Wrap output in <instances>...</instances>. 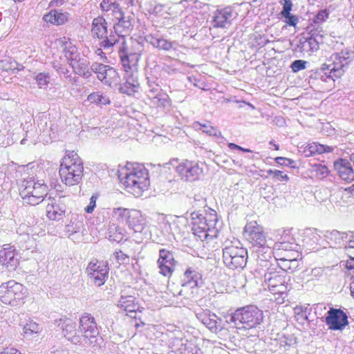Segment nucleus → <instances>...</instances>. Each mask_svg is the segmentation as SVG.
Returning <instances> with one entry per match:
<instances>
[{
	"label": "nucleus",
	"instance_id": "nucleus-1",
	"mask_svg": "<svg viewBox=\"0 0 354 354\" xmlns=\"http://www.w3.org/2000/svg\"><path fill=\"white\" fill-rule=\"evenodd\" d=\"M243 236L252 245L258 263L262 267L269 264L272 249L267 245V234L257 221L247 223L243 229Z\"/></svg>",
	"mask_w": 354,
	"mask_h": 354
},
{
	"label": "nucleus",
	"instance_id": "nucleus-2",
	"mask_svg": "<svg viewBox=\"0 0 354 354\" xmlns=\"http://www.w3.org/2000/svg\"><path fill=\"white\" fill-rule=\"evenodd\" d=\"M121 183L127 191L136 197L142 196L150 185L148 170L140 163L127 164L123 171Z\"/></svg>",
	"mask_w": 354,
	"mask_h": 354
},
{
	"label": "nucleus",
	"instance_id": "nucleus-3",
	"mask_svg": "<svg viewBox=\"0 0 354 354\" xmlns=\"http://www.w3.org/2000/svg\"><path fill=\"white\" fill-rule=\"evenodd\" d=\"M56 44L62 48L64 57L75 74L84 78H89L91 76L93 71L89 66V62L80 57L77 48L73 44L69 38L62 37L57 39Z\"/></svg>",
	"mask_w": 354,
	"mask_h": 354
},
{
	"label": "nucleus",
	"instance_id": "nucleus-4",
	"mask_svg": "<svg viewBox=\"0 0 354 354\" xmlns=\"http://www.w3.org/2000/svg\"><path fill=\"white\" fill-rule=\"evenodd\" d=\"M193 234L202 241H207L217 236L218 230L216 225L218 221L216 212L211 209L205 214L192 213Z\"/></svg>",
	"mask_w": 354,
	"mask_h": 354
},
{
	"label": "nucleus",
	"instance_id": "nucleus-5",
	"mask_svg": "<svg viewBox=\"0 0 354 354\" xmlns=\"http://www.w3.org/2000/svg\"><path fill=\"white\" fill-rule=\"evenodd\" d=\"M83 163L80 158L74 151L68 152L64 157L59 167V176L62 182L67 186L78 185L82 178Z\"/></svg>",
	"mask_w": 354,
	"mask_h": 354
},
{
	"label": "nucleus",
	"instance_id": "nucleus-6",
	"mask_svg": "<svg viewBox=\"0 0 354 354\" xmlns=\"http://www.w3.org/2000/svg\"><path fill=\"white\" fill-rule=\"evenodd\" d=\"M248 251L237 239H227L223 243V261L230 269L243 268L247 263Z\"/></svg>",
	"mask_w": 354,
	"mask_h": 354
},
{
	"label": "nucleus",
	"instance_id": "nucleus-7",
	"mask_svg": "<svg viewBox=\"0 0 354 354\" xmlns=\"http://www.w3.org/2000/svg\"><path fill=\"white\" fill-rule=\"evenodd\" d=\"M105 39L100 43V46L105 50H111L113 47L117 49L119 57L120 58L121 64L125 61H130L131 57L133 55L140 57L142 51V46L140 43L135 41L132 43L131 46L129 48L125 37L106 35L104 37Z\"/></svg>",
	"mask_w": 354,
	"mask_h": 354
},
{
	"label": "nucleus",
	"instance_id": "nucleus-8",
	"mask_svg": "<svg viewBox=\"0 0 354 354\" xmlns=\"http://www.w3.org/2000/svg\"><path fill=\"white\" fill-rule=\"evenodd\" d=\"M48 186L43 180L33 178L24 179L19 187V194L24 201L31 205L41 203L47 195Z\"/></svg>",
	"mask_w": 354,
	"mask_h": 354
},
{
	"label": "nucleus",
	"instance_id": "nucleus-9",
	"mask_svg": "<svg viewBox=\"0 0 354 354\" xmlns=\"http://www.w3.org/2000/svg\"><path fill=\"white\" fill-rule=\"evenodd\" d=\"M353 52L348 50H343L339 53L333 54L324 64L326 68L324 74L321 76V79L325 82L328 80L334 81L335 78H338L342 75L344 68L352 61Z\"/></svg>",
	"mask_w": 354,
	"mask_h": 354
},
{
	"label": "nucleus",
	"instance_id": "nucleus-10",
	"mask_svg": "<svg viewBox=\"0 0 354 354\" xmlns=\"http://www.w3.org/2000/svg\"><path fill=\"white\" fill-rule=\"evenodd\" d=\"M27 295V288L20 283L10 280L0 286V301L6 305L17 306Z\"/></svg>",
	"mask_w": 354,
	"mask_h": 354
},
{
	"label": "nucleus",
	"instance_id": "nucleus-11",
	"mask_svg": "<svg viewBox=\"0 0 354 354\" xmlns=\"http://www.w3.org/2000/svg\"><path fill=\"white\" fill-rule=\"evenodd\" d=\"M80 336H82V343L95 347L98 346L101 340L99 338V330L97 327V323L94 317L89 313H84L80 318V326L78 328Z\"/></svg>",
	"mask_w": 354,
	"mask_h": 354
},
{
	"label": "nucleus",
	"instance_id": "nucleus-12",
	"mask_svg": "<svg viewBox=\"0 0 354 354\" xmlns=\"http://www.w3.org/2000/svg\"><path fill=\"white\" fill-rule=\"evenodd\" d=\"M263 319V312L254 306H248L237 309L231 317V322H239L246 329L255 328Z\"/></svg>",
	"mask_w": 354,
	"mask_h": 354
},
{
	"label": "nucleus",
	"instance_id": "nucleus-13",
	"mask_svg": "<svg viewBox=\"0 0 354 354\" xmlns=\"http://www.w3.org/2000/svg\"><path fill=\"white\" fill-rule=\"evenodd\" d=\"M140 57L133 55L130 61H125L122 64L125 72V82L120 86V91L129 95H133L139 86L138 78V63Z\"/></svg>",
	"mask_w": 354,
	"mask_h": 354
},
{
	"label": "nucleus",
	"instance_id": "nucleus-14",
	"mask_svg": "<svg viewBox=\"0 0 354 354\" xmlns=\"http://www.w3.org/2000/svg\"><path fill=\"white\" fill-rule=\"evenodd\" d=\"M266 268L267 270L264 274V286L274 295L286 293L288 287L286 285L285 276L283 275L285 271L281 268L277 271L270 262Z\"/></svg>",
	"mask_w": 354,
	"mask_h": 354
},
{
	"label": "nucleus",
	"instance_id": "nucleus-15",
	"mask_svg": "<svg viewBox=\"0 0 354 354\" xmlns=\"http://www.w3.org/2000/svg\"><path fill=\"white\" fill-rule=\"evenodd\" d=\"M176 173L183 180L194 182L199 180L203 174V164L202 162L185 160L176 167Z\"/></svg>",
	"mask_w": 354,
	"mask_h": 354
},
{
	"label": "nucleus",
	"instance_id": "nucleus-16",
	"mask_svg": "<svg viewBox=\"0 0 354 354\" xmlns=\"http://www.w3.org/2000/svg\"><path fill=\"white\" fill-rule=\"evenodd\" d=\"M91 68L97 75L99 80L110 87H115L120 82L118 71L109 66L94 62L91 66Z\"/></svg>",
	"mask_w": 354,
	"mask_h": 354
},
{
	"label": "nucleus",
	"instance_id": "nucleus-17",
	"mask_svg": "<svg viewBox=\"0 0 354 354\" xmlns=\"http://www.w3.org/2000/svg\"><path fill=\"white\" fill-rule=\"evenodd\" d=\"M201 283V274L195 268H188L182 279V289L177 293V295L189 298L194 293L191 290L197 288Z\"/></svg>",
	"mask_w": 354,
	"mask_h": 354
},
{
	"label": "nucleus",
	"instance_id": "nucleus-18",
	"mask_svg": "<svg viewBox=\"0 0 354 354\" xmlns=\"http://www.w3.org/2000/svg\"><path fill=\"white\" fill-rule=\"evenodd\" d=\"M86 272L93 283L101 286L108 278L109 268L104 262L95 260L88 263Z\"/></svg>",
	"mask_w": 354,
	"mask_h": 354
},
{
	"label": "nucleus",
	"instance_id": "nucleus-19",
	"mask_svg": "<svg viewBox=\"0 0 354 354\" xmlns=\"http://www.w3.org/2000/svg\"><path fill=\"white\" fill-rule=\"evenodd\" d=\"M112 20L114 31L118 36L124 37L133 29L134 19L131 15H126L122 8L115 11Z\"/></svg>",
	"mask_w": 354,
	"mask_h": 354
},
{
	"label": "nucleus",
	"instance_id": "nucleus-20",
	"mask_svg": "<svg viewBox=\"0 0 354 354\" xmlns=\"http://www.w3.org/2000/svg\"><path fill=\"white\" fill-rule=\"evenodd\" d=\"M196 316L200 322L214 333H218L224 328L223 319L209 310H201L197 313Z\"/></svg>",
	"mask_w": 354,
	"mask_h": 354
},
{
	"label": "nucleus",
	"instance_id": "nucleus-21",
	"mask_svg": "<svg viewBox=\"0 0 354 354\" xmlns=\"http://www.w3.org/2000/svg\"><path fill=\"white\" fill-rule=\"evenodd\" d=\"M327 314L326 323L330 330H342L348 324L346 314L340 309L331 308Z\"/></svg>",
	"mask_w": 354,
	"mask_h": 354
},
{
	"label": "nucleus",
	"instance_id": "nucleus-22",
	"mask_svg": "<svg viewBox=\"0 0 354 354\" xmlns=\"http://www.w3.org/2000/svg\"><path fill=\"white\" fill-rule=\"evenodd\" d=\"M0 263L10 271L15 270L19 266L17 250L10 244L3 245L0 250Z\"/></svg>",
	"mask_w": 354,
	"mask_h": 354
},
{
	"label": "nucleus",
	"instance_id": "nucleus-23",
	"mask_svg": "<svg viewBox=\"0 0 354 354\" xmlns=\"http://www.w3.org/2000/svg\"><path fill=\"white\" fill-rule=\"evenodd\" d=\"M59 326L62 330L64 336L74 344L82 343V336H80L77 324L72 319L64 317L59 319Z\"/></svg>",
	"mask_w": 354,
	"mask_h": 354
},
{
	"label": "nucleus",
	"instance_id": "nucleus-24",
	"mask_svg": "<svg viewBox=\"0 0 354 354\" xmlns=\"http://www.w3.org/2000/svg\"><path fill=\"white\" fill-rule=\"evenodd\" d=\"M157 263L161 274L165 277L171 275L175 266L174 257L171 252L165 249L160 250Z\"/></svg>",
	"mask_w": 354,
	"mask_h": 354
},
{
	"label": "nucleus",
	"instance_id": "nucleus-25",
	"mask_svg": "<svg viewBox=\"0 0 354 354\" xmlns=\"http://www.w3.org/2000/svg\"><path fill=\"white\" fill-rule=\"evenodd\" d=\"M233 9L231 7H226L223 9L217 10L212 17L211 26L215 28H225L231 24L233 19Z\"/></svg>",
	"mask_w": 354,
	"mask_h": 354
},
{
	"label": "nucleus",
	"instance_id": "nucleus-26",
	"mask_svg": "<svg viewBox=\"0 0 354 354\" xmlns=\"http://www.w3.org/2000/svg\"><path fill=\"white\" fill-rule=\"evenodd\" d=\"M47 203L46 207V216L52 221L61 220L65 214V206L60 201L59 198H52L49 197L46 200Z\"/></svg>",
	"mask_w": 354,
	"mask_h": 354
},
{
	"label": "nucleus",
	"instance_id": "nucleus-27",
	"mask_svg": "<svg viewBox=\"0 0 354 354\" xmlns=\"http://www.w3.org/2000/svg\"><path fill=\"white\" fill-rule=\"evenodd\" d=\"M70 14L62 10L53 9L44 15L42 19L47 24L53 26H62L70 20Z\"/></svg>",
	"mask_w": 354,
	"mask_h": 354
},
{
	"label": "nucleus",
	"instance_id": "nucleus-28",
	"mask_svg": "<svg viewBox=\"0 0 354 354\" xmlns=\"http://www.w3.org/2000/svg\"><path fill=\"white\" fill-rule=\"evenodd\" d=\"M334 167L342 180L348 183L354 180V171L348 160L340 159L335 162Z\"/></svg>",
	"mask_w": 354,
	"mask_h": 354
},
{
	"label": "nucleus",
	"instance_id": "nucleus-29",
	"mask_svg": "<svg viewBox=\"0 0 354 354\" xmlns=\"http://www.w3.org/2000/svg\"><path fill=\"white\" fill-rule=\"evenodd\" d=\"M118 306L127 313H136L139 306L133 295H129L127 290L121 292Z\"/></svg>",
	"mask_w": 354,
	"mask_h": 354
},
{
	"label": "nucleus",
	"instance_id": "nucleus-30",
	"mask_svg": "<svg viewBox=\"0 0 354 354\" xmlns=\"http://www.w3.org/2000/svg\"><path fill=\"white\" fill-rule=\"evenodd\" d=\"M134 232H141L145 227V219L140 211L131 209V214L126 223Z\"/></svg>",
	"mask_w": 354,
	"mask_h": 354
},
{
	"label": "nucleus",
	"instance_id": "nucleus-31",
	"mask_svg": "<svg viewBox=\"0 0 354 354\" xmlns=\"http://www.w3.org/2000/svg\"><path fill=\"white\" fill-rule=\"evenodd\" d=\"M325 241L331 248H338L344 245V239L347 237L344 232L337 230L328 231L324 234Z\"/></svg>",
	"mask_w": 354,
	"mask_h": 354
},
{
	"label": "nucleus",
	"instance_id": "nucleus-32",
	"mask_svg": "<svg viewBox=\"0 0 354 354\" xmlns=\"http://www.w3.org/2000/svg\"><path fill=\"white\" fill-rule=\"evenodd\" d=\"M91 32L99 39L107 34V23L103 17L99 16L93 20Z\"/></svg>",
	"mask_w": 354,
	"mask_h": 354
},
{
	"label": "nucleus",
	"instance_id": "nucleus-33",
	"mask_svg": "<svg viewBox=\"0 0 354 354\" xmlns=\"http://www.w3.org/2000/svg\"><path fill=\"white\" fill-rule=\"evenodd\" d=\"M145 38L146 41L152 45L154 48L163 50H169L173 48L174 45L176 44L175 41H170L164 38H158L152 35H147Z\"/></svg>",
	"mask_w": 354,
	"mask_h": 354
},
{
	"label": "nucleus",
	"instance_id": "nucleus-34",
	"mask_svg": "<svg viewBox=\"0 0 354 354\" xmlns=\"http://www.w3.org/2000/svg\"><path fill=\"white\" fill-rule=\"evenodd\" d=\"M304 242L306 245L310 248L312 250H318L317 246L318 245H321L319 243V241L321 239V236L319 234L317 229H306L304 231Z\"/></svg>",
	"mask_w": 354,
	"mask_h": 354
},
{
	"label": "nucleus",
	"instance_id": "nucleus-35",
	"mask_svg": "<svg viewBox=\"0 0 354 354\" xmlns=\"http://www.w3.org/2000/svg\"><path fill=\"white\" fill-rule=\"evenodd\" d=\"M333 151V147L321 145L318 142H312L308 144L305 148L304 152L306 156H311L315 154H322L323 153H330Z\"/></svg>",
	"mask_w": 354,
	"mask_h": 354
},
{
	"label": "nucleus",
	"instance_id": "nucleus-36",
	"mask_svg": "<svg viewBox=\"0 0 354 354\" xmlns=\"http://www.w3.org/2000/svg\"><path fill=\"white\" fill-rule=\"evenodd\" d=\"M83 223L82 221H71L70 223L66 226V232L68 233V237L73 241H80V236H82Z\"/></svg>",
	"mask_w": 354,
	"mask_h": 354
},
{
	"label": "nucleus",
	"instance_id": "nucleus-37",
	"mask_svg": "<svg viewBox=\"0 0 354 354\" xmlns=\"http://www.w3.org/2000/svg\"><path fill=\"white\" fill-rule=\"evenodd\" d=\"M41 331V327L33 320L28 321L23 326L22 335L26 339H30L37 335Z\"/></svg>",
	"mask_w": 354,
	"mask_h": 354
},
{
	"label": "nucleus",
	"instance_id": "nucleus-38",
	"mask_svg": "<svg viewBox=\"0 0 354 354\" xmlns=\"http://www.w3.org/2000/svg\"><path fill=\"white\" fill-rule=\"evenodd\" d=\"M194 127L197 130L202 131L203 133L209 136L218 138H222L221 132L215 127L210 126L207 124H202L199 122H196L194 123Z\"/></svg>",
	"mask_w": 354,
	"mask_h": 354
},
{
	"label": "nucleus",
	"instance_id": "nucleus-39",
	"mask_svg": "<svg viewBox=\"0 0 354 354\" xmlns=\"http://www.w3.org/2000/svg\"><path fill=\"white\" fill-rule=\"evenodd\" d=\"M299 47L301 52L306 53L309 55L319 49L317 41H315V39H312L310 37L305 39L304 41L301 40Z\"/></svg>",
	"mask_w": 354,
	"mask_h": 354
},
{
	"label": "nucleus",
	"instance_id": "nucleus-40",
	"mask_svg": "<svg viewBox=\"0 0 354 354\" xmlns=\"http://www.w3.org/2000/svg\"><path fill=\"white\" fill-rule=\"evenodd\" d=\"M107 235L111 241L116 243L122 241L124 236L123 230L115 225H112L109 227Z\"/></svg>",
	"mask_w": 354,
	"mask_h": 354
},
{
	"label": "nucleus",
	"instance_id": "nucleus-41",
	"mask_svg": "<svg viewBox=\"0 0 354 354\" xmlns=\"http://www.w3.org/2000/svg\"><path fill=\"white\" fill-rule=\"evenodd\" d=\"M150 103L157 108L165 109L170 106V99L166 93L162 92L155 99L151 100Z\"/></svg>",
	"mask_w": 354,
	"mask_h": 354
},
{
	"label": "nucleus",
	"instance_id": "nucleus-42",
	"mask_svg": "<svg viewBox=\"0 0 354 354\" xmlns=\"http://www.w3.org/2000/svg\"><path fill=\"white\" fill-rule=\"evenodd\" d=\"M296 344V338L293 335H283L277 341L279 349L285 351Z\"/></svg>",
	"mask_w": 354,
	"mask_h": 354
},
{
	"label": "nucleus",
	"instance_id": "nucleus-43",
	"mask_svg": "<svg viewBox=\"0 0 354 354\" xmlns=\"http://www.w3.org/2000/svg\"><path fill=\"white\" fill-rule=\"evenodd\" d=\"M311 172L318 179H323L329 174V169L327 166L320 164H315L312 167Z\"/></svg>",
	"mask_w": 354,
	"mask_h": 354
},
{
	"label": "nucleus",
	"instance_id": "nucleus-44",
	"mask_svg": "<svg viewBox=\"0 0 354 354\" xmlns=\"http://www.w3.org/2000/svg\"><path fill=\"white\" fill-rule=\"evenodd\" d=\"M345 248L351 258V260L346 263V268L348 269H352L354 267V236L346 241Z\"/></svg>",
	"mask_w": 354,
	"mask_h": 354
},
{
	"label": "nucleus",
	"instance_id": "nucleus-45",
	"mask_svg": "<svg viewBox=\"0 0 354 354\" xmlns=\"http://www.w3.org/2000/svg\"><path fill=\"white\" fill-rule=\"evenodd\" d=\"M297 248L296 242H276L274 245V250L277 252L279 250L290 251L295 250Z\"/></svg>",
	"mask_w": 354,
	"mask_h": 354
},
{
	"label": "nucleus",
	"instance_id": "nucleus-46",
	"mask_svg": "<svg viewBox=\"0 0 354 354\" xmlns=\"http://www.w3.org/2000/svg\"><path fill=\"white\" fill-rule=\"evenodd\" d=\"M100 8L103 11L111 12L112 17L114 15L115 11L121 8L118 3L110 2L109 0H103L100 3Z\"/></svg>",
	"mask_w": 354,
	"mask_h": 354
},
{
	"label": "nucleus",
	"instance_id": "nucleus-47",
	"mask_svg": "<svg viewBox=\"0 0 354 354\" xmlns=\"http://www.w3.org/2000/svg\"><path fill=\"white\" fill-rule=\"evenodd\" d=\"M131 210L122 207L114 208L113 210V217L127 222L131 214Z\"/></svg>",
	"mask_w": 354,
	"mask_h": 354
},
{
	"label": "nucleus",
	"instance_id": "nucleus-48",
	"mask_svg": "<svg viewBox=\"0 0 354 354\" xmlns=\"http://www.w3.org/2000/svg\"><path fill=\"white\" fill-rule=\"evenodd\" d=\"M178 220L179 217H174L171 222L164 221L165 230L167 234H174L179 232V229L176 225Z\"/></svg>",
	"mask_w": 354,
	"mask_h": 354
},
{
	"label": "nucleus",
	"instance_id": "nucleus-49",
	"mask_svg": "<svg viewBox=\"0 0 354 354\" xmlns=\"http://www.w3.org/2000/svg\"><path fill=\"white\" fill-rule=\"evenodd\" d=\"M163 91H162L160 86L157 84H149V88L147 90V95L148 99L151 101L155 99L156 97L159 95Z\"/></svg>",
	"mask_w": 354,
	"mask_h": 354
},
{
	"label": "nucleus",
	"instance_id": "nucleus-50",
	"mask_svg": "<svg viewBox=\"0 0 354 354\" xmlns=\"http://www.w3.org/2000/svg\"><path fill=\"white\" fill-rule=\"evenodd\" d=\"M35 80L39 88H45L50 82V76L48 73H41L35 77Z\"/></svg>",
	"mask_w": 354,
	"mask_h": 354
},
{
	"label": "nucleus",
	"instance_id": "nucleus-51",
	"mask_svg": "<svg viewBox=\"0 0 354 354\" xmlns=\"http://www.w3.org/2000/svg\"><path fill=\"white\" fill-rule=\"evenodd\" d=\"M267 173L268 174L272 176V177L277 180L281 181H288L289 180V177L286 174H284L283 172L279 170L270 169Z\"/></svg>",
	"mask_w": 354,
	"mask_h": 354
},
{
	"label": "nucleus",
	"instance_id": "nucleus-52",
	"mask_svg": "<svg viewBox=\"0 0 354 354\" xmlns=\"http://www.w3.org/2000/svg\"><path fill=\"white\" fill-rule=\"evenodd\" d=\"M307 64V62L297 59L294 61L291 64V68L293 72H298L301 70L305 69Z\"/></svg>",
	"mask_w": 354,
	"mask_h": 354
},
{
	"label": "nucleus",
	"instance_id": "nucleus-53",
	"mask_svg": "<svg viewBox=\"0 0 354 354\" xmlns=\"http://www.w3.org/2000/svg\"><path fill=\"white\" fill-rule=\"evenodd\" d=\"M292 8V3L290 0H285L283 3V10L281 12V17H288Z\"/></svg>",
	"mask_w": 354,
	"mask_h": 354
},
{
	"label": "nucleus",
	"instance_id": "nucleus-54",
	"mask_svg": "<svg viewBox=\"0 0 354 354\" xmlns=\"http://www.w3.org/2000/svg\"><path fill=\"white\" fill-rule=\"evenodd\" d=\"M277 242H296L295 238L291 234V230L283 231L280 239Z\"/></svg>",
	"mask_w": 354,
	"mask_h": 354
},
{
	"label": "nucleus",
	"instance_id": "nucleus-55",
	"mask_svg": "<svg viewBox=\"0 0 354 354\" xmlns=\"http://www.w3.org/2000/svg\"><path fill=\"white\" fill-rule=\"evenodd\" d=\"M113 255L120 263H127L129 261V256L122 251L115 252Z\"/></svg>",
	"mask_w": 354,
	"mask_h": 354
},
{
	"label": "nucleus",
	"instance_id": "nucleus-56",
	"mask_svg": "<svg viewBox=\"0 0 354 354\" xmlns=\"http://www.w3.org/2000/svg\"><path fill=\"white\" fill-rule=\"evenodd\" d=\"M97 195H93L90 198L89 204L85 207V212L87 213H92L96 206V201Z\"/></svg>",
	"mask_w": 354,
	"mask_h": 354
},
{
	"label": "nucleus",
	"instance_id": "nucleus-57",
	"mask_svg": "<svg viewBox=\"0 0 354 354\" xmlns=\"http://www.w3.org/2000/svg\"><path fill=\"white\" fill-rule=\"evenodd\" d=\"M275 162L280 165L290 167H292V165L295 163L294 160L284 157H277L275 158Z\"/></svg>",
	"mask_w": 354,
	"mask_h": 354
},
{
	"label": "nucleus",
	"instance_id": "nucleus-58",
	"mask_svg": "<svg viewBox=\"0 0 354 354\" xmlns=\"http://www.w3.org/2000/svg\"><path fill=\"white\" fill-rule=\"evenodd\" d=\"M283 17L285 18V22L289 26H295L296 24L299 21L298 17L297 16L292 15L291 14H289L288 17Z\"/></svg>",
	"mask_w": 354,
	"mask_h": 354
},
{
	"label": "nucleus",
	"instance_id": "nucleus-59",
	"mask_svg": "<svg viewBox=\"0 0 354 354\" xmlns=\"http://www.w3.org/2000/svg\"><path fill=\"white\" fill-rule=\"evenodd\" d=\"M324 274V270L321 268H315L311 270L310 275L312 279H318Z\"/></svg>",
	"mask_w": 354,
	"mask_h": 354
},
{
	"label": "nucleus",
	"instance_id": "nucleus-60",
	"mask_svg": "<svg viewBox=\"0 0 354 354\" xmlns=\"http://www.w3.org/2000/svg\"><path fill=\"white\" fill-rule=\"evenodd\" d=\"M54 68L59 74H63L65 75V77L68 75H70L69 70L66 66H62V64H54Z\"/></svg>",
	"mask_w": 354,
	"mask_h": 354
},
{
	"label": "nucleus",
	"instance_id": "nucleus-61",
	"mask_svg": "<svg viewBox=\"0 0 354 354\" xmlns=\"http://www.w3.org/2000/svg\"><path fill=\"white\" fill-rule=\"evenodd\" d=\"M100 95L101 93L100 92L92 93L88 96L87 99L91 103L98 104L99 100H100Z\"/></svg>",
	"mask_w": 354,
	"mask_h": 354
},
{
	"label": "nucleus",
	"instance_id": "nucleus-62",
	"mask_svg": "<svg viewBox=\"0 0 354 354\" xmlns=\"http://www.w3.org/2000/svg\"><path fill=\"white\" fill-rule=\"evenodd\" d=\"M191 346V344L189 346H185L184 354H202L200 349H198L196 347L192 348Z\"/></svg>",
	"mask_w": 354,
	"mask_h": 354
},
{
	"label": "nucleus",
	"instance_id": "nucleus-63",
	"mask_svg": "<svg viewBox=\"0 0 354 354\" xmlns=\"http://www.w3.org/2000/svg\"><path fill=\"white\" fill-rule=\"evenodd\" d=\"M0 354H22V353L16 348H6Z\"/></svg>",
	"mask_w": 354,
	"mask_h": 354
},
{
	"label": "nucleus",
	"instance_id": "nucleus-64",
	"mask_svg": "<svg viewBox=\"0 0 354 354\" xmlns=\"http://www.w3.org/2000/svg\"><path fill=\"white\" fill-rule=\"evenodd\" d=\"M348 270H350V274L351 275V278L353 279L352 282L350 284V289L351 295L354 297V267L352 269Z\"/></svg>",
	"mask_w": 354,
	"mask_h": 354
}]
</instances>
